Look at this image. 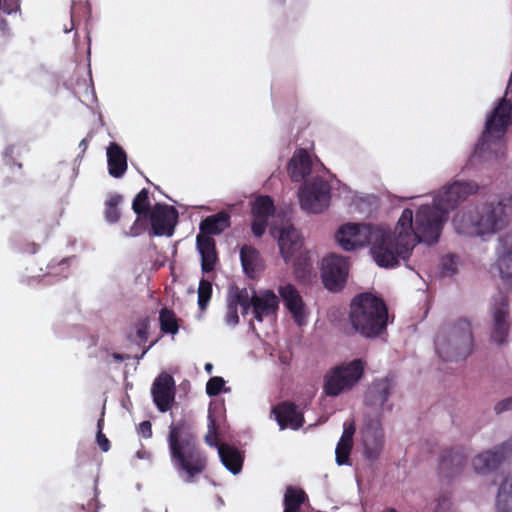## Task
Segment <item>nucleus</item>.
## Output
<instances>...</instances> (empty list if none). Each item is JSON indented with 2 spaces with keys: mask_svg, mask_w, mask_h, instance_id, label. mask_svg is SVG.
<instances>
[{
  "mask_svg": "<svg viewBox=\"0 0 512 512\" xmlns=\"http://www.w3.org/2000/svg\"><path fill=\"white\" fill-rule=\"evenodd\" d=\"M393 389V382L388 377L374 379L368 386L364 403L366 407L376 414L391 411L392 405L387 404Z\"/></svg>",
  "mask_w": 512,
  "mask_h": 512,
  "instance_id": "ddd939ff",
  "label": "nucleus"
},
{
  "mask_svg": "<svg viewBox=\"0 0 512 512\" xmlns=\"http://www.w3.org/2000/svg\"><path fill=\"white\" fill-rule=\"evenodd\" d=\"M275 210L274 201L270 196L261 195L254 200L251 206V230L255 237L260 238L264 235L268 220L274 216Z\"/></svg>",
  "mask_w": 512,
  "mask_h": 512,
  "instance_id": "dca6fc26",
  "label": "nucleus"
},
{
  "mask_svg": "<svg viewBox=\"0 0 512 512\" xmlns=\"http://www.w3.org/2000/svg\"><path fill=\"white\" fill-rule=\"evenodd\" d=\"M29 149L26 144L24 143H15L11 144L6 147L4 151V158L8 161L11 165H18L19 168L22 167L20 163H17L16 160L18 158H21L22 155L26 152H28Z\"/></svg>",
  "mask_w": 512,
  "mask_h": 512,
  "instance_id": "f704fd0d",
  "label": "nucleus"
},
{
  "mask_svg": "<svg viewBox=\"0 0 512 512\" xmlns=\"http://www.w3.org/2000/svg\"><path fill=\"white\" fill-rule=\"evenodd\" d=\"M353 445L350 443H345L339 441L336 446L335 454H336V463L338 465H346L349 464L350 454L352 451Z\"/></svg>",
  "mask_w": 512,
  "mask_h": 512,
  "instance_id": "58836bf2",
  "label": "nucleus"
},
{
  "mask_svg": "<svg viewBox=\"0 0 512 512\" xmlns=\"http://www.w3.org/2000/svg\"><path fill=\"white\" fill-rule=\"evenodd\" d=\"M512 104L510 100L503 98L487 118L485 130L482 135L483 144L488 142L491 134L497 133L499 137L503 136L511 123Z\"/></svg>",
  "mask_w": 512,
  "mask_h": 512,
  "instance_id": "2eb2a0df",
  "label": "nucleus"
},
{
  "mask_svg": "<svg viewBox=\"0 0 512 512\" xmlns=\"http://www.w3.org/2000/svg\"><path fill=\"white\" fill-rule=\"evenodd\" d=\"M496 265L504 281L512 279V230L499 238Z\"/></svg>",
  "mask_w": 512,
  "mask_h": 512,
  "instance_id": "412c9836",
  "label": "nucleus"
},
{
  "mask_svg": "<svg viewBox=\"0 0 512 512\" xmlns=\"http://www.w3.org/2000/svg\"><path fill=\"white\" fill-rule=\"evenodd\" d=\"M147 350H148V348H147V349H145V350L142 352V355H141V356H143L144 354H146V351H147Z\"/></svg>",
  "mask_w": 512,
  "mask_h": 512,
  "instance_id": "680f3d73",
  "label": "nucleus"
},
{
  "mask_svg": "<svg viewBox=\"0 0 512 512\" xmlns=\"http://www.w3.org/2000/svg\"><path fill=\"white\" fill-rule=\"evenodd\" d=\"M510 409H512V397L501 400L494 407L496 414H500Z\"/></svg>",
  "mask_w": 512,
  "mask_h": 512,
  "instance_id": "a18cd8bd",
  "label": "nucleus"
},
{
  "mask_svg": "<svg viewBox=\"0 0 512 512\" xmlns=\"http://www.w3.org/2000/svg\"><path fill=\"white\" fill-rule=\"evenodd\" d=\"M348 269L345 257L333 253L324 257L321 271L324 286L333 292L340 291L346 283Z\"/></svg>",
  "mask_w": 512,
  "mask_h": 512,
  "instance_id": "9d476101",
  "label": "nucleus"
},
{
  "mask_svg": "<svg viewBox=\"0 0 512 512\" xmlns=\"http://www.w3.org/2000/svg\"><path fill=\"white\" fill-rule=\"evenodd\" d=\"M367 362L362 358L343 361L331 367L323 378V393L337 397L353 390L365 374Z\"/></svg>",
  "mask_w": 512,
  "mask_h": 512,
  "instance_id": "6e6552de",
  "label": "nucleus"
},
{
  "mask_svg": "<svg viewBox=\"0 0 512 512\" xmlns=\"http://www.w3.org/2000/svg\"><path fill=\"white\" fill-rule=\"evenodd\" d=\"M477 190L478 185L473 181H455L439 192L433 205L419 207L416 223L424 232V237L437 242L449 211L454 210Z\"/></svg>",
  "mask_w": 512,
  "mask_h": 512,
  "instance_id": "7ed1b4c3",
  "label": "nucleus"
},
{
  "mask_svg": "<svg viewBox=\"0 0 512 512\" xmlns=\"http://www.w3.org/2000/svg\"><path fill=\"white\" fill-rule=\"evenodd\" d=\"M374 228L371 224L347 223L338 229L335 237L342 249L351 251L368 245Z\"/></svg>",
  "mask_w": 512,
  "mask_h": 512,
  "instance_id": "9b49d317",
  "label": "nucleus"
},
{
  "mask_svg": "<svg viewBox=\"0 0 512 512\" xmlns=\"http://www.w3.org/2000/svg\"><path fill=\"white\" fill-rule=\"evenodd\" d=\"M436 243L424 237L420 226L413 223V211L409 208L403 210L398 219L394 232L375 226L369 243L373 259L380 267H394L399 259L407 260L417 243Z\"/></svg>",
  "mask_w": 512,
  "mask_h": 512,
  "instance_id": "f257e3e1",
  "label": "nucleus"
},
{
  "mask_svg": "<svg viewBox=\"0 0 512 512\" xmlns=\"http://www.w3.org/2000/svg\"><path fill=\"white\" fill-rule=\"evenodd\" d=\"M279 308V299L272 290L252 295V313L258 322L265 317L275 316Z\"/></svg>",
  "mask_w": 512,
  "mask_h": 512,
  "instance_id": "6ab92c4d",
  "label": "nucleus"
},
{
  "mask_svg": "<svg viewBox=\"0 0 512 512\" xmlns=\"http://www.w3.org/2000/svg\"><path fill=\"white\" fill-rule=\"evenodd\" d=\"M108 172L114 178L122 177L127 170V154L116 142L107 147Z\"/></svg>",
  "mask_w": 512,
  "mask_h": 512,
  "instance_id": "a878e982",
  "label": "nucleus"
},
{
  "mask_svg": "<svg viewBox=\"0 0 512 512\" xmlns=\"http://www.w3.org/2000/svg\"><path fill=\"white\" fill-rule=\"evenodd\" d=\"M114 358L118 360H123V357L120 354H114Z\"/></svg>",
  "mask_w": 512,
  "mask_h": 512,
  "instance_id": "4d7b16f0",
  "label": "nucleus"
},
{
  "mask_svg": "<svg viewBox=\"0 0 512 512\" xmlns=\"http://www.w3.org/2000/svg\"><path fill=\"white\" fill-rule=\"evenodd\" d=\"M242 308V313L245 315L249 312L250 308H252V301L243 305H240Z\"/></svg>",
  "mask_w": 512,
  "mask_h": 512,
  "instance_id": "3c124183",
  "label": "nucleus"
},
{
  "mask_svg": "<svg viewBox=\"0 0 512 512\" xmlns=\"http://www.w3.org/2000/svg\"><path fill=\"white\" fill-rule=\"evenodd\" d=\"M364 454L367 459L375 460L383 447V435L381 431H367L363 437Z\"/></svg>",
  "mask_w": 512,
  "mask_h": 512,
  "instance_id": "c756f323",
  "label": "nucleus"
},
{
  "mask_svg": "<svg viewBox=\"0 0 512 512\" xmlns=\"http://www.w3.org/2000/svg\"><path fill=\"white\" fill-rule=\"evenodd\" d=\"M225 386V380L220 376L211 377L206 384V393L210 397L218 396Z\"/></svg>",
  "mask_w": 512,
  "mask_h": 512,
  "instance_id": "ea45409f",
  "label": "nucleus"
},
{
  "mask_svg": "<svg viewBox=\"0 0 512 512\" xmlns=\"http://www.w3.org/2000/svg\"><path fill=\"white\" fill-rule=\"evenodd\" d=\"M227 301L238 307L251 302V297L246 288L240 289L238 286L233 285L229 288Z\"/></svg>",
  "mask_w": 512,
  "mask_h": 512,
  "instance_id": "e433bc0d",
  "label": "nucleus"
},
{
  "mask_svg": "<svg viewBox=\"0 0 512 512\" xmlns=\"http://www.w3.org/2000/svg\"><path fill=\"white\" fill-rule=\"evenodd\" d=\"M226 322L229 325H236L239 323V316H238V307L234 304H231L227 301V312H226Z\"/></svg>",
  "mask_w": 512,
  "mask_h": 512,
  "instance_id": "79ce46f5",
  "label": "nucleus"
},
{
  "mask_svg": "<svg viewBox=\"0 0 512 512\" xmlns=\"http://www.w3.org/2000/svg\"><path fill=\"white\" fill-rule=\"evenodd\" d=\"M240 260L244 273L249 278H255L262 267L259 251L250 245H243L240 249Z\"/></svg>",
  "mask_w": 512,
  "mask_h": 512,
  "instance_id": "cd10ccee",
  "label": "nucleus"
},
{
  "mask_svg": "<svg viewBox=\"0 0 512 512\" xmlns=\"http://www.w3.org/2000/svg\"><path fill=\"white\" fill-rule=\"evenodd\" d=\"M271 234L274 236L275 235V229H272L271 230Z\"/></svg>",
  "mask_w": 512,
  "mask_h": 512,
  "instance_id": "bf43d9fd",
  "label": "nucleus"
},
{
  "mask_svg": "<svg viewBox=\"0 0 512 512\" xmlns=\"http://www.w3.org/2000/svg\"><path fill=\"white\" fill-rule=\"evenodd\" d=\"M152 234L155 236H172L178 219L176 208L166 204L156 203L148 215Z\"/></svg>",
  "mask_w": 512,
  "mask_h": 512,
  "instance_id": "4468645a",
  "label": "nucleus"
},
{
  "mask_svg": "<svg viewBox=\"0 0 512 512\" xmlns=\"http://www.w3.org/2000/svg\"><path fill=\"white\" fill-rule=\"evenodd\" d=\"M212 369H213V365L211 363H206L205 364V370L208 372V373H211L212 372Z\"/></svg>",
  "mask_w": 512,
  "mask_h": 512,
  "instance_id": "5fc2aeb1",
  "label": "nucleus"
},
{
  "mask_svg": "<svg viewBox=\"0 0 512 512\" xmlns=\"http://www.w3.org/2000/svg\"><path fill=\"white\" fill-rule=\"evenodd\" d=\"M148 329H149V319L142 318L138 320L136 323V335L135 339L132 336L129 337L131 341L137 342L139 345H143L148 341Z\"/></svg>",
  "mask_w": 512,
  "mask_h": 512,
  "instance_id": "4c0bfd02",
  "label": "nucleus"
},
{
  "mask_svg": "<svg viewBox=\"0 0 512 512\" xmlns=\"http://www.w3.org/2000/svg\"><path fill=\"white\" fill-rule=\"evenodd\" d=\"M388 307L384 299L371 292L355 295L350 303L349 323L354 332L374 339L387 330Z\"/></svg>",
  "mask_w": 512,
  "mask_h": 512,
  "instance_id": "39448f33",
  "label": "nucleus"
},
{
  "mask_svg": "<svg viewBox=\"0 0 512 512\" xmlns=\"http://www.w3.org/2000/svg\"><path fill=\"white\" fill-rule=\"evenodd\" d=\"M153 401L160 412L171 409L175 400V381L168 373H161L151 388Z\"/></svg>",
  "mask_w": 512,
  "mask_h": 512,
  "instance_id": "f3484780",
  "label": "nucleus"
},
{
  "mask_svg": "<svg viewBox=\"0 0 512 512\" xmlns=\"http://www.w3.org/2000/svg\"><path fill=\"white\" fill-rule=\"evenodd\" d=\"M508 299L507 296L499 291L491 304V315L493 319L491 338L498 344H503L509 334L510 323L508 321L509 310H508Z\"/></svg>",
  "mask_w": 512,
  "mask_h": 512,
  "instance_id": "f8f14e48",
  "label": "nucleus"
},
{
  "mask_svg": "<svg viewBox=\"0 0 512 512\" xmlns=\"http://www.w3.org/2000/svg\"><path fill=\"white\" fill-rule=\"evenodd\" d=\"M103 415H104V412L102 413V417L98 420V423H97L98 431H102V429H103V423H104Z\"/></svg>",
  "mask_w": 512,
  "mask_h": 512,
  "instance_id": "864d4df0",
  "label": "nucleus"
},
{
  "mask_svg": "<svg viewBox=\"0 0 512 512\" xmlns=\"http://www.w3.org/2000/svg\"><path fill=\"white\" fill-rule=\"evenodd\" d=\"M75 21H76V5L74 4L71 8V28L70 29L65 28L64 31L66 33L70 32L74 28Z\"/></svg>",
  "mask_w": 512,
  "mask_h": 512,
  "instance_id": "8fccbe9b",
  "label": "nucleus"
},
{
  "mask_svg": "<svg viewBox=\"0 0 512 512\" xmlns=\"http://www.w3.org/2000/svg\"><path fill=\"white\" fill-rule=\"evenodd\" d=\"M0 9L6 14L20 10V0H0Z\"/></svg>",
  "mask_w": 512,
  "mask_h": 512,
  "instance_id": "37998d69",
  "label": "nucleus"
},
{
  "mask_svg": "<svg viewBox=\"0 0 512 512\" xmlns=\"http://www.w3.org/2000/svg\"><path fill=\"white\" fill-rule=\"evenodd\" d=\"M0 32H2L5 35L10 34L8 22L5 18H2V17H0Z\"/></svg>",
  "mask_w": 512,
  "mask_h": 512,
  "instance_id": "09e8293b",
  "label": "nucleus"
},
{
  "mask_svg": "<svg viewBox=\"0 0 512 512\" xmlns=\"http://www.w3.org/2000/svg\"><path fill=\"white\" fill-rule=\"evenodd\" d=\"M512 219V197L504 196L456 213L453 225L458 234L484 236L508 226Z\"/></svg>",
  "mask_w": 512,
  "mask_h": 512,
  "instance_id": "f03ea898",
  "label": "nucleus"
},
{
  "mask_svg": "<svg viewBox=\"0 0 512 512\" xmlns=\"http://www.w3.org/2000/svg\"><path fill=\"white\" fill-rule=\"evenodd\" d=\"M307 500V494L300 488L288 486L284 494V509L301 511V506Z\"/></svg>",
  "mask_w": 512,
  "mask_h": 512,
  "instance_id": "2f4dec72",
  "label": "nucleus"
},
{
  "mask_svg": "<svg viewBox=\"0 0 512 512\" xmlns=\"http://www.w3.org/2000/svg\"><path fill=\"white\" fill-rule=\"evenodd\" d=\"M132 209L135 214H137L138 218L135 220L134 224L130 227L128 236H138L142 233L143 228L138 226L141 217H148L152 208L149 200V191L146 188H143L133 199L132 201Z\"/></svg>",
  "mask_w": 512,
  "mask_h": 512,
  "instance_id": "bb28decb",
  "label": "nucleus"
},
{
  "mask_svg": "<svg viewBox=\"0 0 512 512\" xmlns=\"http://www.w3.org/2000/svg\"><path fill=\"white\" fill-rule=\"evenodd\" d=\"M96 442L99 446V448L103 452L109 451L111 444L109 439L105 436V434L102 431H98L96 434Z\"/></svg>",
  "mask_w": 512,
  "mask_h": 512,
  "instance_id": "c03bdc74",
  "label": "nucleus"
},
{
  "mask_svg": "<svg viewBox=\"0 0 512 512\" xmlns=\"http://www.w3.org/2000/svg\"><path fill=\"white\" fill-rule=\"evenodd\" d=\"M32 248H33L32 252L35 253L37 251V249H38V245L35 244V243H32Z\"/></svg>",
  "mask_w": 512,
  "mask_h": 512,
  "instance_id": "6e6d98bb",
  "label": "nucleus"
},
{
  "mask_svg": "<svg viewBox=\"0 0 512 512\" xmlns=\"http://www.w3.org/2000/svg\"><path fill=\"white\" fill-rule=\"evenodd\" d=\"M512 445V439L502 446L497 448L495 451H486L477 455L473 459V467L477 473H487L496 469L506 455V449Z\"/></svg>",
  "mask_w": 512,
  "mask_h": 512,
  "instance_id": "4be33fe9",
  "label": "nucleus"
},
{
  "mask_svg": "<svg viewBox=\"0 0 512 512\" xmlns=\"http://www.w3.org/2000/svg\"><path fill=\"white\" fill-rule=\"evenodd\" d=\"M205 441L209 446L218 447V427L215 419L209 416L208 432Z\"/></svg>",
  "mask_w": 512,
  "mask_h": 512,
  "instance_id": "a19ab883",
  "label": "nucleus"
},
{
  "mask_svg": "<svg viewBox=\"0 0 512 512\" xmlns=\"http://www.w3.org/2000/svg\"><path fill=\"white\" fill-rule=\"evenodd\" d=\"M212 296V284L206 279H201L198 287V306L200 311H205Z\"/></svg>",
  "mask_w": 512,
  "mask_h": 512,
  "instance_id": "c9c22d12",
  "label": "nucleus"
},
{
  "mask_svg": "<svg viewBox=\"0 0 512 512\" xmlns=\"http://www.w3.org/2000/svg\"><path fill=\"white\" fill-rule=\"evenodd\" d=\"M434 342L437 354L444 361H458L467 358L473 348L470 322L461 319L455 325L441 329Z\"/></svg>",
  "mask_w": 512,
  "mask_h": 512,
  "instance_id": "423d86ee",
  "label": "nucleus"
},
{
  "mask_svg": "<svg viewBox=\"0 0 512 512\" xmlns=\"http://www.w3.org/2000/svg\"><path fill=\"white\" fill-rule=\"evenodd\" d=\"M444 269H446V270H450V268H449V267H447V265H446V264H444Z\"/></svg>",
  "mask_w": 512,
  "mask_h": 512,
  "instance_id": "052dcab7",
  "label": "nucleus"
},
{
  "mask_svg": "<svg viewBox=\"0 0 512 512\" xmlns=\"http://www.w3.org/2000/svg\"><path fill=\"white\" fill-rule=\"evenodd\" d=\"M272 414L281 430L287 428L298 430L304 424L302 411L291 401H282L275 405L272 408Z\"/></svg>",
  "mask_w": 512,
  "mask_h": 512,
  "instance_id": "a211bd4d",
  "label": "nucleus"
},
{
  "mask_svg": "<svg viewBox=\"0 0 512 512\" xmlns=\"http://www.w3.org/2000/svg\"><path fill=\"white\" fill-rule=\"evenodd\" d=\"M123 201V197L120 194L111 195L105 202V219L107 222L114 224L120 219L121 213L119 206Z\"/></svg>",
  "mask_w": 512,
  "mask_h": 512,
  "instance_id": "72a5a7b5",
  "label": "nucleus"
},
{
  "mask_svg": "<svg viewBox=\"0 0 512 512\" xmlns=\"http://www.w3.org/2000/svg\"><path fill=\"white\" fill-rule=\"evenodd\" d=\"M79 147L81 148L82 152L84 153L86 149L88 148V140L86 138L82 139Z\"/></svg>",
  "mask_w": 512,
  "mask_h": 512,
  "instance_id": "603ef678",
  "label": "nucleus"
},
{
  "mask_svg": "<svg viewBox=\"0 0 512 512\" xmlns=\"http://www.w3.org/2000/svg\"><path fill=\"white\" fill-rule=\"evenodd\" d=\"M168 447L174 466L187 475V482L206 469V458L197 446L196 436L185 420L169 426Z\"/></svg>",
  "mask_w": 512,
  "mask_h": 512,
  "instance_id": "20e7f679",
  "label": "nucleus"
},
{
  "mask_svg": "<svg viewBox=\"0 0 512 512\" xmlns=\"http://www.w3.org/2000/svg\"><path fill=\"white\" fill-rule=\"evenodd\" d=\"M354 433H355V427L353 425H351L348 428H345L339 441L345 442V443H350L353 445Z\"/></svg>",
  "mask_w": 512,
  "mask_h": 512,
  "instance_id": "49530a36",
  "label": "nucleus"
},
{
  "mask_svg": "<svg viewBox=\"0 0 512 512\" xmlns=\"http://www.w3.org/2000/svg\"><path fill=\"white\" fill-rule=\"evenodd\" d=\"M230 214L220 211L205 217L199 224V234L196 237V246L201 255V269L204 273L214 270L218 261L216 242L213 235H219L231 225Z\"/></svg>",
  "mask_w": 512,
  "mask_h": 512,
  "instance_id": "0eeeda50",
  "label": "nucleus"
},
{
  "mask_svg": "<svg viewBox=\"0 0 512 512\" xmlns=\"http://www.w3.org/2000/svg\"><path fill=\"white\" fill-rule=\"evenodd\" d=\"M278 245L285 263H288L293 254L302 246V237L300 232L291 225L283 227L280 230Z\"/></svg>",
  "mask_w": 512,
  "mask_h": 512,
  "instance_id": "5701e85b",
  "label": "nucleus"
},
{
  "mask_svg": "<svg viewBox=\"0 0 512 512\" xmlns=\"http://www.w3.org/2000/svg\"><path fill=\"white\" fill-rule=\"evenodd\" d=\"M466 458L463 447L444 450L439 462L440 472L448 478L456 476L462 471Z\"/></svg>",
  "mask_w": 512,
  "mask_h": 512,
  "instance_id": "aec40b11",
  "label": "nucleus"
},
{
  "mask_svg": "<svg viewBox=\"0 0 512 512\" xmlns=\"http://www.w3.org/2000/svg\"><path fill=\"white\" fill-rule=\"evenodd\" d=\"M496 508L497 512H512V474L507 475L499 487Z\"/></svg>",
  "mask_w": 512,
  "mask_h": 512,
  "instance_id": "7c9ffc66",
  "label": "nucleus"
},
{
  "mask_svg": "<svg viewBox=\"0 0 512 512\" xmlns=\"http://www.w3.org/2000/svg\"><path fill=\"white\" fill-rule=\"evenodd\" d=\"M312 160L307 150H296L288 163V174L293 182H301L311 172Z\"/></svg>",
  "mask_w": 512,
  "mask_h": 512,
  "instance_id": "b1692460",
  "label": "nucleus"
},
{
  "mask_svg": "<svg viewBox=\"0 0 512 512\" xmlns=\"http://www.w3.org/2000/svg\"><path fill=\"white\" fill-rule=\"evenodd\" d=\"M139 432L142 434L144 438H149L152 436V425L150 421H143L139 425Z\"/></svg>",
  "mask_w": 512,
  "mask_h": 512,
  "instance_id": "de8ad7c7",
  "label": "nucleus"
},
{
  "mask_svg": "<svg viewBox=\"0 0 512 512\" xmlns=\"http://www.w3.org/2000/svg\"><path fill=\"white\" fill-rule=\"evenodd\" d=\"M278 292L295 322L301 325L304 318V303L298 290L292 284H286L280 286Z\"/></svg>",
  "mask_w": 512,
  "mask_h": 512,
  "instance_id": "393cba45",
  "label": "nucleus"
},
{
  "mask_svg": "<svg viewBox=\"0 0 512 512\" xmlns=\"http://www.w3.org/2000/svg\"><path fill=\"white\" fill-rule=\"evenodd\" d=\"M299 199L303 210L309 213H321L329 206L330 187L321 179L308 182L299 191Z\"/></svg>",
  "mask_w": 512,
  "mask_h": 512,
  "instance_id": "1a4fd4ad",
  "label": "nucleus"
},
{
  "mask_svg": "<svg viewBox=\"0 0 512 512\" xmlns=\"http://www.w3.org/2000/svg\"><path fill=\"white\" fill-rule=\"evenodd\" d=\"M160 328L163 333L175 335L179 330L178 319L173 310L163 308L159 313Z\"/></svg>",
  "mask_w": 512,
  "mask_h": 512,
  "instance_id": "473e14b6",
  "label": "nucleus"
},
{
  "mask_svg": "<svg viewBox=\"0 0 512 512\" xmlns=\"http://www.w3.org/2000/svg\"><path fill=\"white\" fill-rule=\"evenodd\" d=\"M283 512H301V511H292V510H287V509H284Z\"/></svg>",
  "mask_w": 512,
  "mask_h": 512,
  "instance_id": "13d9d810",
  "label": "nucleus"
},
{
  "mask_svg": "<svg viewBox=\"0 0 512 512\" xmlns=\"http://www.w3.org/2000/svg\"><path fill=\"white\" fill-rule=\"evenodd\" d=\"M218 452L222 464L233 474H238L242 470L243 456L239 449L223 443L218 446Z\"/></svg>",
  "mask_w": 512,
  "mask_h": 512,
  "instance_id": "c85d7f7f",
  "label": "nucleus"
}]
</instances>
